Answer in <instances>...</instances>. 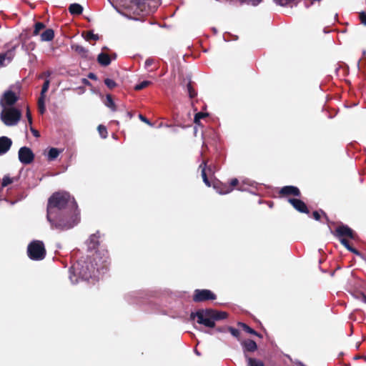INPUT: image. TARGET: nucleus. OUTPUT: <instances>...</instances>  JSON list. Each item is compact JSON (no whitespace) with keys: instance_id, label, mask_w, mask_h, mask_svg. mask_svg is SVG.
I'll return each instance as SVG.
<instances>
[{"instance_id":"nucleus-1","label":"nucleus","mask_w":366,"mask_h":366,"mask_svg":"<svg viewBox=\"0 0 366 366\" xmlns=\"http://www.w3.org/2000/svg\"><path fill=\"white\" fill-rule=\"evenodd\" d=\"M47 219L53 228L68 229L79 222L77 204L66 192L54 193L47 205Z\"/></svg>"},{"instance_id":"nucleus-2","label":"nucleus","mask_w":366,"mask_h":366,"mask_svg":"<svg viewBox=\"0 0 366 366\" xmlns=\"http://www.w3.org/2000/svg\"><path fill=\"white\" fill-rule=\"evenodd\" d=\"M92 259L96 262L97 266V270L90 261L89 262L86 260H79L69 270V279L73 284L79 282L78 279L81 280H89L90 278H98L97 274L100 272L101 268L106 267V263L108 260L107 252H103L102 256L100 255L99 251H97L92 257Z\"/></svg>"},{"instance_id":"nucleus-3","label":"nucleus","mask_w":366,"mask_h":366,"mask_svg":"<svg viewBox=\"0 0 366 366\" xmlns=\"http://www.w3.org/2000/svg\"><path fill=\"white\" fill-rule=\"evenodd\" d=\"M227 315L224 312H220L212 309L199 310L196 312H192L191 320L197 319V322L207 327L212 328L215 326V322L224 320Z\"/></svg>"},{"instance_id":"nucleus-4","label":"nucleus","mask_w":366,"mask_h":366,"mask_svg":"<svg viewBox=\"0 0 366 366\" xmlns=\"http://www.w3.org/2000/svg\"><path fill=\"white\" fill-rule=\"evenodd\" d=\"M1 120L9 127L17 124L21 117V112L19 109L14 107L4 108L0 114Z\"/></svg>"},{"instance_id":"nucleus-5","label":"nucleus","mask_w":366,"mask_h":366,"mask_svg":"<svg viewBox=\"0 0 366 366\" xmlns=\"http://www.w3.org/2000/svg\"><path fill=\"white\" fill-rule=\"evenodd\" d=\"M28 255L33 260H41L44 258L46 250L41 241L34 240L31 242L27 249Z\"/></svg>"},{"instance_id":"nucleus-6","label":"nucleus","mask_w":366,"mask_h":366,"mask_svg":"<svg viewBox=\"0 0 366 366\" xmlns=\"http://www.w3.org/2000/svg\"><path fill=\"white\" fill-rule=\"evenodd\" d=\"M335 235L339 239L342 245H346L349 243L347 239H356L355 233L347 225L337 227L335 229Z\"/></svg>"},{"instance_id":"nucleus-7","label":"nucleus","mask_w":366,"mask_h":366,"mask_svg":"<svg viewBox=\"0 0 366 366\" xmlns=\"http://www.w3.org/2000/svg\"><path fill=\"white\" fill-rule=\"evenodd\" d=\"M14 86L5 91L0 99L2 109L11 107L19 99L18 93L13 90Z\"/></svg>"},{"instance_id":"nucleus-8","label":"nucleus","mask_w":366,"mask_h":366,"mask_svg":"<svg viewBox=\"0 0 366 366\" xmlns=\"http://www.w3.org/2000/svg\"><path fill=\"white\" fill-rule=\"evenodd\" d=\"M215 295L209 290H196L193 296L194 302H203L208 300H214Z\"/></svg>"},{"instance_id":"nucleus-9","label":"nucleus","mask_w":366,"mask_h":366,"mask_svg":"<svg viewBox=\"0 0 366 366\" xmlns=\"http://www.w3.org/2000/svg\"><path fill=\"white\" fill-rule=\"evenodd\" d=\"M34 158L32 151L26 147H21L19 150V159L24 164H30Z\"/></svg>"},{"instance_id":"nucleus-10","label":"nucleus","mask_w":366,"mask_h":366,"mask_svg":"<svg viewBox=\"0 0 366 366\" xmlns=\"http://www.w3.org/2000/svg\"><path fill=\"white\" fill-rule=\"evenodd\" d=\"M239 184V180L236 178L232 179L230 182L229 185L227 184H220V185H214V188L217 190V192L219 194H226L231 192L233 190V187L237 186Z\"/></svg>"},{"instance_id":"nucleus-11","label":"nucleus","mask_w":366,"mask_h":366,"mask_svg":"<svg viewBox=\"0 0 366 366\" xmlns=\"http://www.w3.org/2000/svg\"><path fill=\"white\" fill-rule=\"evenodd\" d=\"M288 202L293 206V207L300 212L308 213L307 205L300 199L289 198Z\"/></svg>"},{"instance_id":"nucleus-12","label":"nucleus","mask_w":366,"mask_h":366,"mask_svg":"<svg viewBox=\"0 0 366 366\" xmlns=\"http://www.w3.org/2000/svg\"><path fill=\"white\" fill-rule=\"evenodd\" d=\"M280 194L283 195H294L296 197L300 196V189L295 186H285L280 189Z\"/></svg>"},{"instance_id":"nucleus-13","label":"nucleus","mask_w":366,"mask_h":366,"mask_svg":"<svg viewBox=\"0 0 366 366\" xmlns=\"http://www.w3.org/2000/svg\"><path fill=\"white\" fill-rule=\"evenodd\" d=\"M12 142L11 140L6 137H0V154H4L11 146Z\"/></svg>"},{"instance_id":"nucleus-14","label":"nucleus","mask_w":366,"mask_h":366,"mask_svg":"<svg viewBox=\"0 0 366 366\" xmlns=\"http://www.w3.org/2000/svg\"><path fill=\"white\" fill-rule=\"evenodd\" d=\"M99 232L93 234L89 237V239L86 242L87 245H88V249L89 250L95 249L97 248V247L99 244Z\"/></svg>"},{"instance_id":"nucleus-15","label":"nucleus","mask_w":366,"mask_h":366,"mask_svg":"<svg viewBox=\"0 0 366 366\" xmlns=\"http://www.w3.org/2000/svg\"><path fill=\"white\" fill-rule=\"evenodd\" d=\"M71 49L75 51L77 54H79L83 58H89V51L83 46L74 44L71 46Z\"/></svg>"},{"instance_id":"nucleus-16","label":"nucleus","mask_w":366,"mask_h":366,"mask_svg":"<svg viewBox=\"0 0 366 366\" xmlns=\"http://www.w3.org/2000/svg\"><path fill=\"white\" fill-rule=\"evenodd\" d=\"M98 62L103 66H107L111 63L109 56L104 53H100L97 58Z\"/></svg>"},{"instance_id":"nucleus-17","label":"nucleus","mask_w":366,"mask_h":366,"mask_svg":"<svg viewBox=\"0 0 366 366\" xmlns=\"http://www.w3.org/2000/svg\"><path fill=\"white\" fill-rule=\"evenodd\" d=\"M69 12L73 15H78L82 13L83 7L79 4H71L69 8Z\"/></svg>"},{"instance_id":"nucleus-18","label":"nucleus","mask_w":366,"mask_h":366,"mask_svg":"<svg viewBox=\"0 0 366 366\" xmlns=\"http://www.w3.org/2000/svg\"><path fill=\"white\" fill-rule=\"evenodd\" d=\"M54 36V31L51 29H46L41 35V39L44 41H49L53 39Z\"/></svg>"},{"instance_id":"nucleus-19","label":"nucleus","mask_w":366,"mask_h":366,"mask_svg":"<svg viewBox=\"0 0 366 366\" xmlns=\"http://www.w3.org/2000/svg\"><path fill=\"white\" fill-rule=\"evenodd\" d=\"M60 154V150L56 148H51L47 154V159L49 161H53L58 157Z\"/></svg>"},{"instance_id":"nucleus-20","label":"nucleus","mask_w":366,"mask_h":366,"mask_svg":"<svg viewBox=\"0 0 366 366\" xmlns=\"http://www.w3.org/2000/svg\"><path fill=\"white\" fill-rule=\"evenodd\" d=\"M244 347L246 350L253 352L257 350V344L254 341L249 340L244 342Z\"/></svg>"},{"instance_id":"nucleus-21","label":"nucleus","mask_w":366,"mask_h":366,"mask_svg":"<svg viewBox=\"0 0 366 366\" xmlns=\"http://www.w3.org/2000/svg\"><path fill=\"white\" fill-rule=\"evenodd\" d=\"M105 104H106L107 107L110 108L112 111H115L116 110L115 104H114L112 97L110 95H109V94L107 95Z\"/></svg>"},{"instance_id":"nucleus-22","label":"nucleus","mask_w":366,"mask_h":366,"mask_svg":"<svg viewBox=\"0 0 366 366\" xmlns=\"http://www.w3.org/2000/svg\"><path fill=\"white\" fill-rule=\"evenodd\" d=\"M254 182L249 179H244L242 180V184L239 185V187L237 188L238 190L240 191H246L247 189V185L248 186H253Z\"/></svg>"},{"instance_id":"nucleus-23","label":"nucleus","mask_w":366,"mask_h":366,"mask_svg":"<svg viewBox=\"0 0 366 366\" xmlns=\"http://www.w3.org/2000/svg\"><path fill=\"white\" fill-rule=\"evenodd\" d=\"M248 366H264L263 362L260 360L248 358Z\"/></svg>"},{"instance_id":"nucleus-24","label":"nucleus","mask_w":366,"mask_h":366,"mask_svg":"<svg viewBox=\"0 0 366 366\" xmlns=\"http://www.w3.org/2000/svg\"><path fill=\"white\" fill-rule=\"evenodd\" d=\"M6 61H7V64L9 63L11 61V57H7L6 54H0V66H4L6 64L5 63Z\"/></svg>"},{"instance_id":"nucleus-25","label":"nucleus","mask_w":366,"mask_h":366,"mask_svg":"<svg viewBox=\"0 0 366 366\" xmlns=\"http://www.w3.org/2000/svg\"><path fill=\"white\" fill-rule=\"evenodd\" d=\"M151 84H152V82L149 81H143L140 82L139 84H137V85H135L134 89L136 90H141V89L149 86Z\"/></svg>"},{"instance_id":"nucleus-26","label":"nucleus","mask_w":366,"mask_h":366,"mask_svg":"<svg viewBox=\"0 0 366 366\" xmlns=\"http://www.w3.org/2000/svg\"><path fill=\"white\" fill-rule=\"evenodd\" d=\"M204 166L202 167V164L200 165V167L202 168V179H203V182H204V184L208 186V187H210V183L207 177V174H206V172H205V163H204Z\"/></svg>"},{"instance_id":"nucleus-27","label":"nucleus","mask_w":366,"mask_h":366,"mask_svg":"<svg viewBox=\"0 0 366 366\" xmlns=\"http://www.w3.org/2000/svg\"><path fill=\"white\" fill-rule=\"evenodd\" d=\"M239 325L244 330L246 331L247 332L249 333V334H253V335H257V333L252 328H250L249 326H247L246 324L244 323H242V322H239Z\"/></svg>"},{"instance_id":"nucleus-28","label":"nucleus","mask_w":366,"mask_h":366,"mask_svg":"<svg viewBox=\"0 0 366 366\" xmlns=\"http://www.w3.org/2000/svg\"><path fill=\"white\" fill-rule=\"evenodd\" d=\"M98 131H99V133L100 134V136L102 137V138H106L107 136V129L103 125H99L98 127Z\"/></svg>"},{"instance_id":"nucleus-29","label":"nucleus","mask_w":366,"mask_h":366,"mask_svg":"<svg viewBox=\"0 0 366 366\" xmlns=\"http://www.w3.org/2000/svg\"><path fill=\"white\" fill-rule=\"evenodd\" d=\"M104 84L109 89H113L117 86L116 82L114 80L109 79V78H107L104 80Z\"/></svg>"},{"instance_id":"nucleus-30","label":"nucleus","mask_w":366,"mask_h":366,"mask_svg":"<svg viewBox=\"0 0 366 366\" xmlns=\"http://www.w3.org/2000/svg\"><path fill=\"white\" fill-rule=\"evenodd\" d=\"M13 182V179L9 176H4L2 179L1 186L3 187H6L7 185L11 184Z\"/></svg>"},{"instance_id":"nucleus-31","label":"nucleus","mask_w":366,"mask_h":366,"mask_svg":"<svg viewBox=\"0 0 366 366\" xmlns=\"http://www.w3.org/2000/svg\"><path fill=\"white\" fill-rule=\"evenodd\" d=\"M44 28V24L41 22H38L35 24L34 34V35H37L39 32Z\"/></svg>"},{"instance_id":"nucleus-32","label":"nucleus","mask_w":366,"mask_h":366,"mask_svg":"<svg viewBox=\"0 0 366 366\" xmlns=\"http://www.w3.org/2000/svg\"><path fill=\"white\" fill-rule=\"evenodd\" d=\"M206 116H207V114H204V113H202V112L197 113L195 114V117H194V123L197 124H199V120L201 119L204 118Z\"/></svg>"},{"instance_id":"nucleus-33","label":"nucleus","mask_w":366,"mask_h":366,"mask_svg":"<svg viewBox=\"0 0 366 366\" xmlns=\"http://www.w3.org/2000/svg\"><path fill=\"white\" fill-rule=\"evenodd\" d=\"M49 86V81L46 80L42 86L41 94L45 95L46 92L48 91Z\"/></svg>"},{"instance_id":"nucleus-34","label":"nucleus","mask_w":366,"mask_h":366,"mask_svg":"<svg viewBox=\"0 0 366 366\" xmlns=\"http://www.w3.org/2000/svg\"><path fill=\"white\" fill-rule=\"evenodd\" d=\"M242 2H245L247 4H251L252 6H257L259 4L262 0H240Z\"/></svg>"},{"instance_id":"nucleus-35","label":"nucleus","mask_w":366,"mask_h":366,"mask_svg":"<svg viewBox=\"0 0 366 366\" xmlns=\"http://www.w3.org/2000/svg\"><path fill=\"white\" fill-rule=\"evenodd\" d=\"M187 91H188V93H189V95L191 98H193L194 97H195L196 95V93L193 90V89L192 88V86L190 84H187Z\"/></svg>"},{"instance_id":"nucleus-36","label":"nucleus","mask_w":366,"mask_h":366,"mask_svg":"<svg viewBox=\"0 0 366 366\" xmlns=\"http://www.w3.org/2000/svg\"><path fill=\"white\" fill-rule=\"evenodd\" d=\"M345 248H347L349 251L352 252V253L360 255V252L355 249V248L352 247L349 243H347L346 245H344Z\"/></svg>"},{"instance_id":"nucleus-37","label":"nucleus","mask_w":366,"mask_h":366,"mask_svg":"<svg viewBox=\"0 0 366 366\" xmlns=\"http://www.w3.org/2000/svg\"><path fill=\"white\" fill-rule=\"evenodd\" d=\"M99 39V36L97 34H94L92 32H89L86 35V39H94L97 40Z\"/></svg>"},{"instance_id":"nucleus-38","label":"nucleus","mask_w":366,"mask_h":366,"mask_svg":"<svg viewBox=\"0 0 366 366\" xmlns=\"http://www.w3.org/2000/svg\"><path fill=\"white\" fill-rule=\"evenodd\" d=\"M229 331L234 337H237L239 335V331L235 328L230 327Z\"/></svg>"},{"instance_id":"nucleus-39","label":"nucleus","mask_w":366,"mask_h":366,"mask_svg":"<svg viewBox=\"0 0 366 366\" xmlns=\"http://www.w3.org/2000/svg\"><path fill=\"white\" fill-rule=\"evenodd\" d=\"M44 99L45 95L41 94L38 100V106L45 105Z\"/></svg>"},{"instance_id":"nucleus-40","label":"nucleus","mask_w":366,"mask_h":366,"mask_svg":"<svg viewBox=\"0 0 366 366\" xmlns=\"http://www.w3.org/2000/svg\"><path fill=\"white\" fill-rule=\"evenodd\" d=\"M139 119H140L141 121H142L143 122H144V123H146V124H149V125H150V126H152V123H151V122H149V120H148L145 117H144L143 115L139 114Z\"/></svg>"},{"instance_id":"nucleus-41","label":"nucleus","mask_w":366,"mask_h":366,"mask_svg":"<svg viewBox=\"0 0 366 366\" xmlns=\"http://www.w3.org/2000/svg\"><path fill=\"white\" fill-rule=\"evenodd\" d=\"M26 117L28 119V122H29V125H31V124H32V118H31V113H30V111H29V108H27V109H26Z\"/></svg>"},{"instance_id":"nucleus-42","label":"nucleus","mask_w":366,"mask_h":366,"mask_svg":"<svg viewBox=\"0 0 366 366\" xmlns=\"http://www.w3.org/2000/svg\"><path fill=\"white\" fill-rule=\"evenodd\" d=\"M360 19L362 24L366 25V14L365 13L362 12L360 14Z\"/></svg>"},{"instance_id":"nucleus-43","label":"nucleus","mask_w":366,"mask_h":366,"mask_svg":"<svg viewBox=\"0 0 366 366\" xmlns=\"http://www.w3.org/2000/svg\"><path fill=\"white\" fill-rule=\"evenodd\" d=\"M153 62H154L153 59H147L144 63L145 68H147V69L149 68L153 64Z\"/></svg>"},{"instance_id":"nucleus-44","label":"nucleus","mask_w":366,"mask_h":366,"mask_svg":"<svg viewBox=\"0 0 366 366\" xmlns=\"http://www.w3.org/2000/svg\"><path fill=\"white\" fill-rule=\"evenodd\" d=\"M277 4L284 6L288 3L290 0H274Z\"/></svg>"},{"instance_id":"nucleus-45","label":"nucleus","mask_w":366,"mask_h":366,"mask_svg":"<svg viewBox=\"0 0 366 366\" xmlns=\"http://www.w3.org/2000/svg\"><path fill=\"white\" fill-rule=\"evenodd\" d=\"M312 216L316 220H319L320 219V214L317 211L314 212Z\"/></svg>"},{"instance_id":"nucleus-46","label":"nucleus","mask_w":366,"mask_h":366,"mask_svg":"<svg viewBox=\"0 0 366 366\" xmlns=\"http://www.w3.org/2000/svg\"><path fill=\"white\" fill-rule=\"evenodd\" d=\"M38 107L39 112L44 114L46 110L45 105L38 106Z\"/></svg>"},{"instance_id":"nucleus-47","label":"nucleus","mask_w":366,"mask_h":366,"mask_svg":"<svg viewBox=\"0 0 366 366\" xmlns=\"http://www.w3.org/2000/svg\"><path fill=\"white\" fill-rule=\"evenodd\" d=\"M31 132L33 133V134H34L35 137H39V134L38 131H36V129H34V128H32L31 127Z\"/></svg>"},{"instance_id":"nucleus-48","label":"nucleus","mask_w":366,"mask_h":366,"mask_svg":"<svg viewBox=\"0 0 366 366\" xmlns=\"http://www.w3.org/2000/svg\"><path fill=\"white\" fill-rule=\"evenodd\" d=\"M88 76L92 79H96V76L93 73H90Z\"/></svg>"},{"instance_id":"nucleus-49","label":"nucleus","mask_w":366,"mask_h":366,"mask_svg":"<svg viewBox=\"0 0 366 366\" xmlns=\"http://www.w3.org/2000/svg\"><path fill=\"white\" fill-rule=\"evenodd\" d=\"M362 300V302L366 304V295H363Z\"/></svg>"},{"instance_id":"nucleus-50","label":"nucleus","mask_w":366,"mask_h":366,"mask_svg":"<svg viewBox=\"0 0 366 366\" xmlns=\"http://www.w3.org/2000/svg\"><path fill=\"white\" fill-rule=\"evenodd\" d=\"M195 353H196L197 355H199V352H198L197 350H195Z\"/></svg>"}]
</instances>
